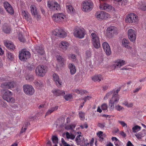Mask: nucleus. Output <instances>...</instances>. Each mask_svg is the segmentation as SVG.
Listing matches in <instances>:
<instances>
[{
    "label": "nucleus",
    "mask_w": 146,
    "mask_h": 146,
    "mask_svg": "<svg viewBox=\"0 0 146 146\" xmlns=\"http://www.w3.org/2000/svg\"><path fill=\"white\" fill-rule=\"evenodd\" d=\"M2 98L7 102L11 104L14 103L15 100L12 96L13 94L12 92L9 90H5L3 92Z\"/></svg>",
    "instance_id": "nucleus-1"
},
{
    "label": "nucleus",
    "mask_w": 146,
    "mask_h": 146,
    "mask_svg": "<svg viewBox=\"0 0 146 146\" xmlns=\"http://www.w3.org/2000/svg\"><path fill=\"white\" fill-rule=\"evenodd\" d=\"M138 17L137 15L133 13L129 14L125 18L126 23H133L134 24H137L139 21Z\"/></svg>",
    "instance_id": "nucleus-2"
},
{
    "label": "nucleus",
    "mask_w": 146,
    "mask_h": 146,
    "mask_svg": "<svg viewBox=\"0 0 146 146\" xmlns=\"http://www.w3.org/2000/svg\"><path fill=\"white\" fill-rule=\"evenodd\" d=\"M31 56L30 53L25 49H24L19 52V56L20 60L25 61L27 59L30 58Z\"/></svg>",
    "instance_id": "nucleus-3"
},
{
    "label": "nucleus",
    "mask_w": 146,
    "mask_h": 146,
    "mask_svg": "<svg viewBox=\"0 0 146 146\" xmlns=\"http://www.w3.org/2000/svg\"><path fill=\"white\" fill-rule=\"evenodd\" d=\"M91 37L93 45L95 48H98L100 46L99 38L98 35L95 33L91 34Z\"/></svg>",
    "instance_id": "nucleus-4"
},
{
    "label": "nucleus",
    "mask_w": 146,
    "mask_h": 146,
    "mask_svg": "<svg viewBox=\"0 0 146 146\" xmlns=\"http://www.w3.org/2000/svg\"><path fill=\"white\" fill-rule=\"evenodd\" d=\"M47 70V67L46 66L40 65L37 67L35 72L38 76L43 77L46 73Z\"/></svg>",
    "instance_id": "nucleus-5"
},
{
    "label": "nucleus",
    "mask_w": 146,
    "mask_h": 146,
    "mask_svg": "<svg viewBox=\"0 0 146 146\" xmlns=\"http://www.w3.org/2000/svg\"><path fill=\"white\" fill-rule=\"evenodd\" d=\"M83 11L88 12L91 11L93 7V3L91 2L84 1L82 4Z\"/></svg>",
    "instance_id": "nucleus-6"
},
{
    "label": "nucleus",
    "mask_w": 146,
    "mask_h": 146,
    "mask_svg": "<svg viewBox=\"0 0 146 146\" xmlns=\"http://www.w3.org/2000/svg\"><path fill=\"white\" fill-rule=\"evenodd\" d=\"M23 88L24 93L28 96H31L35 93V90L31 85L25 84L23 86Z\"/></svg>",
    "instance_id": "nucleus-7"
},
{
    "label": "nucleus",
    "mask_w": 146,
    "mask_h": 146,
    "mask_svg": "<svg viewBox=\"0 0 146 146\" xmlns=\"http://www.w3.org/2000/svg\"><path fill=\"white\" fill-rule=\"evenodd\" d=\"M95 16L99 20L106 19L110 17V15L109 14L103 11L97 12Z\"/></svg>",
    "instance_id": "nucleus-8"
},
{
    "label": "nucleus",
    "mask_w": 146,
    "mask_h": 146,
    "mask_svg": "<svg viewBox=\"0 0 146 146\" xmlns=\"http://www.w3.org/2000/svg\"><path fill=\"white\" fill-rule=\"evenodd\" d=\"M66 15L63 13H58L53 15L52 17L53 20L56 22H59L64 20L66 18Z\"/></svg>",
    "instance_id": "nucleus-9"
},
{
    "label": "nucleus",
    "mask_w": 146,
    "mask_h": 146,
    "mask_svg": "<svg viewBox=\"0 0 146 146\" xmlns=\"http://www.w3.org/2000/svg\"><path fill=\"white\" fill-rule=\"evenodd\" d=\"M137 31L132 29H129L128 31V38L131 41L134 42L136 38Z\"/></svg>",
    "instance_id": "nucleus-10"
},
{
    "label": "nucleus",
    "mask_w": 146,
    "mask_h": 146,
    "mask_svg": "<svg viewBox=\"0 0 146 146\" xmlns=\"http://www.w3.org/2000/svg\"><path fill=\"white\" fill-rule=\"evenodd\" d=\"M74 34L76 37L80 38H83L84 36V30L78 28H76L74 29Z\"/></svg>",
    "instance_id": "nucleus-11"
},
{
    "label": "nucleus",
    "mask_w": 146,
    "mask_h": 146,
    "mask_svg": "<svg viewBox=\"0 0 146 146\" xmlns=\"http://www.w3.org/2000/svg\"><path fill=\"white\" fill-rule=\"evenodd\" d=\"M30 8L32 15L37 20H39L40 19V16L35 6L34 5H31Z\"/></svg>",
    "instance_id": "nucleus-12"
},
{
    "label": "nucleus",
    "mask_w": 146,
    "mask_h": 146,
    "mask_svg": "<svg viewBox=\"0 0 146 146\" xmlns=\"http://www.w3.org/2000/svg\"><path fill=\"white\" fill-rule=\"evenodd\" d=\"M125 64V61L123 60L118 59L116 60L112 66V68L115 70L120 68L121 66Z\"/></svg>",
    "instance_id": "nucleus-13"
},
{
    "label": "nucleus",
    "mask_w": 146,
    "mask_h": 146,
    "mask_svg": "<svg viewBox=\"0 0 146 146\" xmlns=\"http://www.w3.org/2000/svg\"><path fill=\"white\" fill-rule=\"evenodd\" d=\"M54 35L60 38H64L67 36L66 33L60 28H56L55 29Z\"/></svg>",
    "instance_id": "nucleus-14"
},
{
    "label": "nucleus",
    "mask_w": 146,
    "mask_h": 146,
    "mask_svg": "<svg viewBox=\"0 0 146 146\" xmlns=\"http://www.w3.org/2000/svg\"><path fill=\"white\" fill-rule=\"evenodd\" d=\"M48 7L50 9L54 10H58L60 9V6L59 4L56 2H50L48 1Z\"/></svg>",
    "instance_id": "nucleus-15"
},
{
    "label": "nucleus",
    "mask_w": 146,
    "mask_h": 146,
    "mask_svg": "<svg viewBox=\"0 0 146 146\" xmlns=\"http://www.w3.org/2000/svg\"><path fill=\"white\" fill-rule=\"evenodd\" d=\"M3 5L8 13L12 15L14 13L13 9L10 4L7 2H5L3 3Z\"/></svg>",
    "instance_id": "nucleus-16"
},
{
    "label": "nucleus",
    "mask_w": 146,
    "mask_h": 146,
    "mask_svg": "<svg viewBox=\"0 0 146 146\" xmlns=\"http://www.w3.org/2000/svg\"><path fill=\"white\" fill-rule=\"evenodd\" d=\"M102 46L106 54L108 56L110 55L111 52L108 43L107 42H104L102 44Z\"/></svg>",
    "instance_id": "nucleus-17"
},
{
    "label": "nucleus",
    "mask_w": 146,
    "mask_h": 146,
    "mask_svg": "<svg viewBox=\"0 0 146 146\" xmlns=\"http://www.w3.org/2000/svg\"><path fill=\"white\" fill-rule=\"evenodd\" d=\"M69 46V43L65 41H61L59 44V47L63 51H66Z\"/></svg>",
    "instance_id": "nucleus-18"
},
{
    "label": "nucleus",
    "mask_w": 146,
    "mask_h": 146,
    "mask_svg": "<svg viewBox=\"0 0 146 146\" xmlns=\"http://www.w3.org/2000/svg\"><path fill=\"white\" fill-rule=\"evenodd\" d=\"M115 94L113 95L111 99L110 100L109 105L110 106V104H117L118 102L119 97L118 96H115Z\"/></svg>",
    "instance_id": "nucleus-19"
},
{
    "label": "nucleus",
    "mask_w": 146,
    "mask_h": 146,
    "mask_svg": "<svg viewBox=\"0 0 146 146\" xmlns=\"http://www.w3.org/2000/svg\"><path fill=\"white\" fill-rule=\"evenodd\" d=\"M4 44L9 49L12 50H14L15 48L13 43L9 41H6L4 42Z\"/></svg>",
    "instance_id": "nucleus-20"
},
{
    "label": "nucleus",
    "mask_w": 146,
    "mask_h": 146,
    "mask_svg": "<svg viewBox=\"0 0 146 146\" xmlns=\"http://www.w3.org/2000/svg\"><path fill=\"white\" fill-rule=\"evenodd\" d=\"M22 13L23 18L25 19L27 21H31V17L27 11H22Z\"/></svg>",
    "instance_id": "nucleus-21"
},
{
    "label": "nucleus",
    "mask_w": 146,
    "mask_h": 146,
    "mask_svg": "<svg viewBox=\"0 0 146 146\" xmlns=\"http://www.w3.org/2000/svg\"><path fill=\"white\" fill-rule=\"evenodd\" d=\"M53 77L54 81L58 86L61 85L62 82L59 79V77L57 74H54L53 75Z\"/></svg>",
    "instance_id": "nucleus-22"
},
{
    "label": "nucleus",
    "mask_w": 146,
    "mask_h": 146,
    "mask_svg": "<svg viewBox=\"0 0 146 146\" xmlns=\"http://www.w3.org/2000/svg\"><path fill=\"white\" fill-rule=\"evenodd\" d=\"M99 7L101 10H105L106 11H109L112 9L111 6L106 3L103 5L100 4Z\"/></svg>",
    "instance_id": "nucleus-23"
},
{
    "label": "nucleus",
    "mask_w": 146,
    "mask_h": 146,
    "mask_svg": "<svg viewBox=\"0 0 146 146\" xmlns=\"http://www.w3.org/2000/svg\"><path fill=\"white\" fill-rule=\"evenodd\" d=\"M35 49L38 55H43L44 53V49L41 46H36L35 47Z\"/></svg>",
    "instance_id": "nucleus-24"
},
{
    "label": "nucleus",
    "mask_w": 146,
    "mask_h": 146,
    "mask_svg": "<svg viewBox=\"0 0 146 146\" xmlns=\"http://www.w3.org/2000/svg\"><path fill=\"white\" fill-rule=\"evenodd\" d=\"M56 57L59 63L62 66H63L66 61L65 59L60 55H57Z\"/></svg>",
    "instance_id": "nucleus-25"
},
{
    "label": "nucleus",
    "mask_w": 146,
    "mask_h": 146,
    "mask_svg": "<svg viewBox=\"0 0 146 146\" xmlns=\"http://www.w3.org/2000/svg\"><path fill=\"white\" fill-rule=\"evenodd\" d=\"M68 67L70 70V74L72 75L75 74L76 72V70L74 65L72 63H70L68 64Z\"/></svg>",
    "instance_id": "nucleus-26"
},
{
    "label": "nucleus",
    "mask_w": 146,
    "mask_h": 146,
    "mask_svg": "<svg viewBox=\"0 0 146 146\" xmlns=\"http://www.w3.org/2000/svg\"><path fill=\"white\" fill-rule=\"evenodd\" d=\"M52 92L54 95L56 96H58L60 95L64 96L65 94L64 92H62L59 90L56 89H54L52 91Z\"/></svg>",
    "instance_id": "nucleus-27"
},
{
    "label": "nucleus",
    "mask_w": 146,
    "mask_h": 146,
    "mask_svg": "<svg viewBox=\"0 0 146 146\" xmlns=\"http://www.w3.org/2000/svg\"><path fill=\"white\" fill-rule=\"evenodd\" d=\"M121 43L122 46L123 47L128 49L131 48V47H130L128 45V44H129V40L125 38L123 39L122 40Z\"/></svg>",
    "instance_id": "nucleus-28"
},
{
    "label": "nucleus",
    "mask_w": 146,
    "mask_h": 146,
    "mask_svg": "<svg viewBox=\"0 0 146 146\" xmlns=\"http://www.w3.org/2000/svg\"><path fill=\"white\" fill-rule=\"evenodd\" d=\"M66 7L68 12L71 14H72L74 12L75 10L72 5L67 3L66 5Z\"/></svg>",
    "instance_id": "nucleus-29"
},
{
    "label": "nucleus",
    "mask_w": 146,
    "mask_h": 146,
    "mask_svg": "<svg viewBox=\"0 0 146 146\" xmlns=\"http://www.w3.org/2000/svg\"><path fill=\"white\" fill-rule=\"evenodd\" d=\"M97 135L99 137L100 141L102 142L104 140V138L106 137V135L103 133V132L99 131L97 133Z\"/></svg>",
    "instance_id": "nucleus-30"
},
{
    "label": "nucleus",
    "mask_w": 146,
    "mask_h": 146,
    "mask_svg": "<svg viewBox=\"0 0 146 146\" xmlns=\"http://www.w3.org/2000/svg\"><path fill=\"white\" fill-rule=\"evenodd\" d=\"M3 30L6 33H9L11 31L10 27L8 24H4L3 25Z\"/></svg>",
    "instance_id": "nucleus-31"
},
{
    "label": "nucleus",
    "mask_w": 146,
    "mask_h": 146,
    "mask_svg": "<svg viewBox=\"0 0 146 146\" xmlns=\"http://www.w3.org/2000/svg\"><path fill=\"white\" fill-rule=\"evenodd\" d=\"M58 106H56L49 109L46 114L45 117L47 115H50L53 111H56L58 109Z\"/></svg>",
    "instance_id": "nucleus-32"
},
{
    "label": "nucleus",
    "mask_w": 146,
    "mask_h": 146,
    "mask_svg": "<svg viewBox=\"0 0 146 146\" xmlns=\"http://www.w3.org/2000/svg\"><path fill=\"white\" fill-rule=\"evenodd\" d=\"M92 79L94 81L99 82L102 80H103V79L102 76L100 75H99L95 76L92 78Z\"/></svg>",
    "instance_id": "nucleus-33"
},
{
    "label": "nucleus",
    "mask_w": 146,
    "mask_h": 146,
    "mask_svg": "<svg viewBox=\"0 0 146 146\" xmlns=\"http://www.w3.org/2000/svg\"><path fill=\"white\" fill-rule=\"evenodd\" d=\"M114 1L117 2L119 5H125L127 3V0H113Z\"/></svg>",
    "instance_id": "nucleus-34"
},
{
    "label": "nucleus",
    "mask_w": 146,
    "mask_h": 146,
    "mask_svg": "<svg viewBox=\"0 0 146 146\" xmlns=\"http://www.w3.org/2000/svg\"><path fill=\"white\" fill-rule=\"evenodd\" d=\"M84 139V138L82 136V137L80 138L79 140L76 141L78 145H80L81 146H85V145L83 144Z\"/></svg>",
    "instance_id": "nucleus-35"
},
{
    "label": "nucleus",
    "mask_w": 146,
    "mask_h": 146,
    "mask_svg": "<svg viewBox=\"0 0 146 146\" xmlns=\"http://www.w3.org/2000/svg\"><path fill=\"white\" fill-rule=\"evenodd\" d=\"M74 92L78 94H80L81 95L84 94L87 92L86 91L84 90H79L78 89H75L74 90Z\"/></svg>",
    "instance_id": "nucleus-36"
},
{
    "label": "nucleus",
    "mask_w": 146,
    "mask_h": 146,
    "mask_svg": "<svg viewBox=\"0 0 146 146\" xmlns=\"http://www.w3.org/2000/svg\"><path fill=\"white\" fill-rule=\"evenodd\" d=\"M66 136L67 139H70L72 140L74 139L75 138V136L72 133L70 134L68 132L66 133Z\"/></svg>",
    "instance_id": "nucleus-37"
},
{
    "label": "nucleus",
    "mask_w": 146,
    "mask_h": 146,
    "mask_svg": "<svg viewBox=\"0 0 146 146\" xmlns=\"http://www.w3.org/2000/svg\"><path fill=\"white\" fill-rule=\"evenodd\" d=\"M114 29V27L113 26H111L108 27L107 29V33H110L111 35L110 36H111L112 34V33L113 32Z\"/></svg>",
    "instance_id": "nucleus-38"
},
{
    "label": "nucleus",
    "mask_w": 146,
    "mask_h": 146,
    "mask_svg": "<svg viewBox=\"0 0 146 146\" xmlns=\"http://www.w3.org/2000/svg\"><path fill=\"white\" fill-rule=\"evenodd\" d=\"M141 129V127L136 125L133 127L132 128V130L134 133H136L140 131Z\"/></svg>",
    "instance_id": "nucleus-39"
},
{
    "label": "nucleus",
    "mask_w": 146,
    "mask_h": 146,
    "mask_svg": "<svg viewBox=\"0 0 146 146\" xmlns=\"http://www.w3.org/2000/svg\"><path fill=\"white\" fill-rule=\"evenodd\" d=\"M26 79L27 80L29 81H32L34 79V77L32 75H28L26 76Z\"/></svg>",
    "instance_id": "nucleus-40"
},
{
    "label": "nucleus",
    "mask_w": 146,
    "mask_h": 146,
    "mask_svg": "<svg viewBox=\"0 0 146 146\" xmlns=\"http://www.w3.org/2000/svg\"><path fill=\"white\" fill-rule=\"evenodd\" d=\"M34 83L35 85L37 87H39L43 85V83L40 81L38 82L36 80H35L34 82Z\"/></svg>",
    "instance_id": "nucleus-41"
},
{
    "label": "nucleus",
    "mask_w": 146,
    "mask_h": 146,
    "mask_svg": "<svg viewBox=\"0 0 146 146\" xmlns=\"http://www.w3.org/2000/svg\"><path fill=\"white\" fill-rule=\"evenodd\" d=\"M79 116L80 119L82 120H84L85 119V113L82 111H80L79 113Z\"/></svg>",
    "instance_id": "nucleus-42"
},
{
    "label": "nucleus",
    "mask_w": 146,
    "mask_h": 146,
    "mask_svg": "<svg viewBox=\"0 0 146 146\" xmlns=\"http://www.w3.org/2000/svg\"><path fill=\"white\" fill-rule=\"evenodd\" d=\"M113 92L111 91L107 93L104 98V100H106L109 98L111 94L113 95Z\"/></svg>",
    "instance_id": "nucleus-43"
},
{
    "label": "nucleus",
    "mask_w": 146,
    "mask_h": 146,
    "mask_svg": "<svg viewBox=\"0 0 146 146\" xmlns=\"http://www.w3.org/2000/svg\"><path fill=\"white\" fill-rule=\"evenodd\" d=\"M52 140L53 143L56 144L58 143V139L57 136H53L52 137Z\"/></svg>",
    "instance_id": "nucleus-44"
},
{
    "label": "nucleus",
    "mask_w": 146,
    "mask_h": 146,
    "mask_svg": "<svg viewBox=\"0 0 146 146\" xmlns=\"http://www.w3.org/2000/svg\"><path fill=\"white\" fill-rule=\"evenodd\" d=\"M64 97L67 101H70L73 98L72 96L69 94L65 95Z\"/></svg>",
    "instance_id": "nucleus-45"
},
{
    "label": "nucleus",
    "mask_w": 146,
    "mask_h": 146,
    "mask_svg": "<svg viewBox=\"0 0 146 146\" xmlns=\"http://www.w3.org/2000/svg\"><path fill=\"white\" fill-rule=\"evenodd\" d=\"M8 89H10L11 88H13L15 86V83L13 82H8Z\"/></svg>",
    "instance_id": "nucleus-46"
},
{
    "label": "nucleus",
    "mask_w": 146,
    "mask_h": 146,
    "mask_svg": "<svg viewBox=\"0 0 146 146\" xmlns=\"http://www.w3.org/2000/svg\"><path fill=\"white\" fill-rule=\"evenodd\" d=\"M27 69L30 70L31 71L34 69V66L33 64H28L27 66Z\"/></svg>",
    "instance_id": "nucleus-47"
},
{
    "label": "nucleus",
    "mask_w": 146,
    "mask_h": 146,
    "mask_svg": "<svg viewBox=\"0 0 146 146\" xmlns=\"http://www.w3.org/2000/svg\"><path fill=\"white\" fill-rule=\"evenodd\" d=\"M101 108L103 110L106 111H108L107 104L106 103L103 104L101 106Z\"/></svg>",
    "instance_id": "nucleus-48"
},
{
    "label": "nucleus",
    "mask_w": 146,
    "mask_h": 146,
    "mask_svg": "<svg viewBox=\"0 0 146 146\" xmlns=\"http://www.w3.org/2000/svg\"><path fill=\"white\" fill-rule=\"evenodd\" d=\"M19 39L20 42H25V38L21 34H19Z\"/></svg>",
    "instance_id": "nucleus-49"
},
{
    "label": "nucleus",
    "mask_w": 146,
    "mask_h": 146,
    "mask_svg": "<svg viewBox=\"0 0 146 146\" xmlns=\"http://www.w3.org/2000/svg\"><path fill=\"white\" fill-rule=\"evenodd\" d=\"M8 82H5L2 83L1 86L2 88H3L8 89Z\"/></svg>",
    "instance_id": "nucleus-50"
},
{
    "label": "nucleus",
    "mask_w": 146,
    "mask_h": 146,
    "mask_svg": "<svg viewBox=\"0 0 146 146\" xmlns=\"http://www.w3.org/2000/svg\"><path fill=\"white\" fill-rule=\"evenodd\" d=\"M115 109L118 111H121L124 109L123 107L118 105L115 106Z\"/></svg>",
    "instance_id": "nucleus-51"
},
{
    "label": "nucleus",
    "mask_w": 146,
    "mask_h": 146,
    "mask_svg": "<svg viewBox=\"0 0 146 146\" xmlns=\"http://www.w3.org/2000/svg\"><path fill=\"white\" fill-rule=\"evenodd\" d=\"M29 123L28 122H26V123H25V125L26 126V127H24V128H23V127H22L20 131V133H23L25 132V131L27 129V125H28Z\"/></svg>",
    "instance_id": "nucleus-52"
},
{
    "label": "nucleus",
    "mask_w": 146,
    "mask_h": 146,
    "mask_svg": "<svg viewBox=\"0 0 146 146\" xmlns=\"http://www.w3.org/2000/svg\"><path fill=\"white\" fill-rule=\"evenodd\" d=\"M140 8L142 11H146V3L141 5L140 7Z\"/></svg>",
    "instance_id": "nucleus-53"
},
{
    "label": "nucleus",
    "mask_w": 146,
    "mask_h": 146,
    "mask_svg": "<svg viewBox=\"0 0 146 146\" xmlns=\"http://www.w3.org/2000/svg\"><path fill=\"white\" fill-rule=\"evenodd\" d=\"M118 122L123 127H127V125L123 121H118Z\"/></svg>",
    "instance_id": "nucleus-54"
},
{
    "label": "nucleus",
    "mask_w": 146,
    "mask_h": 146,
    "mask_svg": "<svg viewBox=\"0 0 146 146\" xmlns=\"http://www.w3.org/2000/svg\"><path fill=\"white\" fill-rule=\"evenodd\" d=\"M120 90V88H119L117 89V90H116V91H115V90H113L112 91V92H113V95H114V94H115V96H118V92Z\"/></svg>",
    "instance_id": "nucleus-55"
},
{
    "label": "nucleus",
    "mask_w": 146,
    "mask_h": 146,
    "mask_svg": "<svg viewBox=\"0 0 146 146\" xmlns=\"http://www.w3.org/2000/svg\"><path fill=\"white\" fill-rule=\"evenodd\" d=\"M91 56V53L90 51L87 50L86 52V56L87 58H90Z\"/></svg>",
    "instance_id": "nucleus-56"
},
{
    "label": "nucleus",
    "mask_w": 146,
    "mask_h": 146,
    "mask_svg": "<svg viewBox=\"0 0 146 146\" xmlns=\"http://www.w3.org/2000/svg\"><path fill=\"white\" fill-rule=\"evenodd\" d=\"M7 56L8 58L10 59V60H12L13 58V56L12 54L9 52L7 53Z\"/></svg>",
    "instance_id": "nucleus-57"
},
{
    "label": "nucleus",
    "mask_w": 146,
    "mask_h": 146,
    "mask_svg": "<svg viewBox=\"0 0 146 146\" xmlns=\"http://www.w3.org/2000/svg\"><path fill=\"white\" fill-rule=\"evenodd\" d=\"M105 125V123H98V126L101 128H103L104 127Z\"/></svg>",
    "instance_id": "nucleus-58"
},
{
    "label": "nucleus",
    "mask_w": 146,
    "mask_h": 146,
    "mask_svg": "<svg viewBox=\"0 0 146 146\" xmlns=\"http://www.w3.org/2000/svg\"><path fill=\"white\" fill-rule=\"evenodd\" d=\"M114 104H110V106L109 109L110 111H112L113 110L114 108Z\"/></svg>",
    "instance_id": "nucleus-59"
},
{
    "label": "nucleus",
    "mask_w": 146,
    "mask_h": 146,
    "mask_svg": "<svg viewBox=\"0 0 146 146\" xmlns=\"http://www.w3.org/2000/svg\"><path fill=\"white\" fill-rule=\"evenodd\" d=\"M91 98V97L90 96H88L85 97L83 99L85 102L87 101L88 100H89Z\"/></svg>",
    "instance_id": "nucleus-60"
},
{
    "label": "nucleus",
    "mask_w": 146,
    "mask_h": 146,
    "mask_svg": "<svg viewBox=\"0 0 146 146\" xmlns=\"http://www.w3.org/2000/svg\"><path fill=\"white\" fill-rule=\"evenodd\" d=\"M135 135L138 139H141L142 138L141 135L139 134H135Z\"/></svg>",
    "instance_id": "nucleus-61"
},
{
    "label": "nucleus",
    "mask_w": 146,
    "mask_h": 146,
    "mask_svg": "<svg viewBox=\"0 0 146 146\" xmlns=\"http://www.w3.org/2000/svg\"><path fill=\"white\" fill-rule=\"evenodd\" d=\"M69 57H70L71 58L73 59H75L76 58L75 55L74 54H70V55Z\"/></svg>",
    "instance_id": "nucleus-62"
},
{
    "label": "nucleus",
    "mask_w": 146,
    "mask_h": 146,
    "mask_svg": "<svg viewBox=\"0 0 146 146\" xmlns=\"http://www.w3.org/2000/svg\"><path fill=\"white\" fill-rule=\"evenodd\" d=\"M65 129L66 130L71 129L72 130L71 127L70 125H67L65 127Z\"/></svg>",
    "instance_id": "nucleus-63"
},
{
    "label": "nucleus",
    "mask_w": 146,
    "mask_h": 146,
    "mask_svg": "<svg viewBox=\"0 0 146 146\" xmlns=\"http://www.w3.org/2000/svg\"><path fill=\"white\" fill-rule=\"evenodd\" d=\"M127 146H134V145L131 143L130 141H129L127 142Z\"/></svg>",
    "instance_id": "nucleus-64"
}]
</instances>
